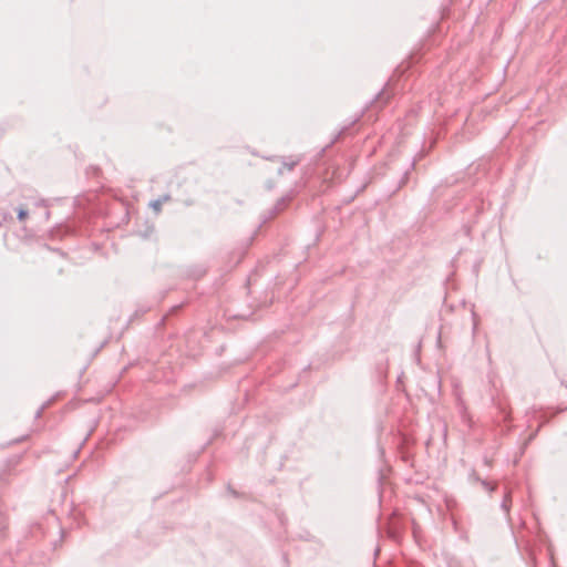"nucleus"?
<instances>
[{
    "label": "nucleus",
    "mask_w": 567,
    "mask_h": 567,
    "mask_svg": "<svg viewBox=\"0 0 567 567\" xmlns=\"http://www.w3.org/2000/svg\"><path fill=\"white\" fill-rule=\"evenodd\" d=\"M28 217V212L24 208H20L18 212V218L23 221Z\"/></svg>",
    "instance_id": "obj_1"
}]
</instances>
